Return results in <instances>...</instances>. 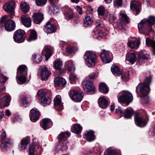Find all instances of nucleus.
<instances>
[{
  "label": "nucleus",
  "mask_w": 155,
  "mask_h": 155,
  "mask_svg": "<svg viewBox=\"0 0 155 155\" xmlns=\"http://www.w3.org/2000/svg\"><path fill=\"white\" fill-rule=\"evenodd\" d=\"M155 24V17L150 16L144 18L138 25L139 31L141 33L149 36V32L152 31V26Z\"/></svg>",
  "instance_id": "nucleus-1"
},
{
  "label": "nucleus",
  "mask_w": 155,
  "mask_h": 155,
  "mask_svg": "<svg viewBox=\"0 0 155 155\" xmlns=\"http://www.w3.org/2000/svg\"><path fill=\"white\" fill-rule=\"evenodd\" d=\"M28 69L24 65L19 66L17 69V81L18 83L22 84L24 83L26 80V76L27 75Z\"/></svg>",
  "instance_id": "nucleus-2"
},
{
  "label": "nucleus",
  "mask_w": 155,
  "mask_h": 155,
  "mask_svg": "<svg viewBox=\"0 0 155 155\" xmlns=\"http://www.w3.org/2000/svg\"><path fill=\"white\" fill-rule=\"evenodd\" d=\"M97 55L90 51H87L84 55V59L87 66L90 67L94 66L96 62Z\"/></svg>",
  "instance_id": "nucleus-3"
},
{
  "label": "nucleus",
  "mask_w": 155,
  "mask_h": 155,
  "mask_svg": "<svg viewBox=\"0 0 155 155\" xmlns=\"http://www.w3.org/2000/svg\"><path fill=\"white\" fill-rule=\"evenodd\" d=\"M70 134L68 131L61 132L58 136L59 143L57 145V149L58 151H62L66 149V145L63 143L62 141L64 138L68 137L70 136Z\"/></svg>",
  "instance_id": "nucleus-4"
},
{
  "label": "nucleus",
  "mask_w": 155,
  "mask_h": 155,
  "mask_svg": "<svg viewBox=\"0 0 155 155\" xmlns=\"http://www.w3.org/2000/svg\"><path fill=\"white\" fill-rule=\"evenodd\" d=\"M69 95L70 98L75 102H80L82 100L84 93L81 90L72 89L70 91Z\"/></svg>",
  "instance_id": "nucleus-5"
},
{
  "label": "nucleus",
  "mask_w": 155,
  "mask_h": 155,
  "mask_svg": "<svg viewBox=\"0 0 155 155\" xmlns=\"http://www.w3.org/2000/svg\"><path fill=\"white\" fill-rule=\"evenodd\" d=\"M118 99L120 103H126L128 105L133 101L132 95L129 92L125 91L120 96L118 97Z\"/></svg>",
  "instance_id": "nucleus-6"
},
{
  "label": "nucleus",
  "mask_w": 155,
  "mask_h": 155,
  "mask_svg": "<svg viewBox=\"0 0 155 155\" xmlns=\"http://www.w3.org/2000/svg\"><path fill=\"white\" fill-rule=\"evenodd\" d=\"M96 27L94 30V34L93 36L94 38H97L99 40L101 39H105V34L103 33L99 28L102 24V22L100 20L96 21Z\"/></svg>",
  "instance_id": "nucleus-7"
},
{
  "label": "nucleus",
  "mask_w": 155,
  "mask_h": 155,
  "mask_svg": "<svg viewBox=\"0 0 155 155\" xmlns=\"http://www.w3.org/2000/svg\"><path fill=\"white\" fill-rule=\"evenodd\" d=\"M82 85L84 91L89 94H93L95 91L94 87L93 85V82L89 79L84 80L82 82Z\"/></svg>",
  "instance_id": "nucleus-8"
},
{
  "label": "nucleus",
  "mask_w": 155,
  "mask_h": 155,
  "mask_svg": "<svg viewBox=\"0 0 155 155\" xmlns=\"http://www.w3.org/2000/svg\"><path fill=\"white\" fill-rule=\"evenodd\" d=\"M134 119L135 124L140 127H143L147 124L146 119L143 118L142 115L140 113L136 112L134 113Z\"/></svg>",
  "instance_id": "nucleus-9"
},
{
  "label": "nucleus",
  "mask_w": 155,
  "mask_h": 155,
  "mask_svg": "<svg viewBox=\"0 0 155 155\" xmlns=\"http://www.w3.org/2000/svg\"><path fill=\"white\" fill-rule=\"evenodd\" d=\"M51 74V72L47 68L43 67L39 68L38 73V76L42 80H47Z\"/></svg>",
  "instance_id": "nucleus-10"
},
{
  "label": "nucleus",
  "mask_w": 155,
  "mask_h": 155,
  "mask_svg": "<svg viewBox=\"0 0 155 155\" xmlns=\"http://www.w3.org/2000/svg\"><path fill=\"white\" fill-rule=\"evenodd\" d=\"M25 31L22 29H19L16 31L13 37L14 41L17 43H22L24 41L23 37L25 34Z\"/></svg>",
  "instance_id": "nucleus-11"
},
{
  "label": "nucleus",
  "mask_w": 155,
  "mask_h": 155,
  "mask_svg": "<svg viewBox=\"0 0 155 155\" xmlns=\"http://www.w3.org/2000/svg\"><path fill=\"white\" fill-rule=\"evenodd\" d=\"M15 6V3L13 1L6 3L4 5V10L7 13H11V18L13 17L14 14V10Z\"/></svg>",
  "instance_id": "nucleus-12"
},
{
  "label": "nucleus",
  "mask_w": 155,
  "mask_h": 155,
  "mask_svg": "<svg viewBox=\"0 0 155 155\" xmlns=\"http://www.w3.org/2000/svg\"><path fill=\"white\" fill-rule=\"evenodd\" d=\"M138 89L140 93L144 95H147L150 91L149 86L145 83L140 84L137 86L136 90L137 93L138 92Z\"/></svg>",
  "instance_id": "nucleus-13"
},
{
  "label": "nucleus",
  "mask_w": 155,
  "mask_h": 155,
  "mask_svg": "<svg viewBox=\"0 0 155 155\" xmlns=\"http://www.w3.org/2000/svg\"><path fill=\"white\" fill-rule=\"evenodd\" d=\"M100 58L103 62L106 64L110 63L111 59L109 52L105 50H102L100 53Z\"/></svg>",
  "instance_id": "nucleus-14"
},
{
  "label": "nucleus",
  "mask_w": 155,
  "mask_h": 155,
  "mask_svg": "<svg viewBox=\"0 0 155 155\" xmlns=\"http://www.w3.org/2000/svg\"><path fill=\"white\" fill-rule=\"evenodd\" d=\"M108 99L104 96L100 97L98 100V104L100 107L103 109H106L109 105Z\"/></svg>",
  "instance_id": "nucleus-15"
},
{
  "label": "nucleus",
  "mask_w": 155,
  "mask_h": 155,
  "mask_svg": "<svg viewBox=\"0 0 155 155\" xmlns=\"http://www.w3.org/2000/svg\"><path fill=\"white\" fill-rule=\"evenodd\" d=\"M54 108L56 110L61 111L63 109V105L61 102V97L60 95H57L54 98Z\"/></svg>",
  "instance_id": "nucleus-16"
},
{
  "label": "nucleus",
  "mask_w": 155,
  "mask_h": 155,
  "mask_svg": "<svg viewBox=\"0 0 155 155\" xmlns=\"http://www.w3.org/2000/svg\"><path fill=\"white\" fill-rule=\"evenodd\" d=\"M30 120L32 122H35L39 118L40 114L38 110L35 107L32 109L30 111Z\"/></svg>",
  "instance_id": "nucleus-17"
},
{
  "label": "nucleus",
  "mask_w": 155,
  "mask_h": 155,
  "mask_svg": "<svg viewBox=\"0 0 155 155\" xmlns=\"http://www.w3.org/2000/svg\"><path fill=\"white\" fill-rule=\"evenodd\" d=\"M5 30L8 31H11L15 29V24L13 21L9 19L5 20L4 23Z\"/></svg>",
  "instance_id": "nucleus-18"
},
{
  "label": "nucleus",
  "mask_w": 155,
  "mask_h": 155,
  "mask_svg": "<svg viewBox=\"0 0 155 155\" xmlns=\"http://www.w3.org/2000/svg\"><path fill=\"white\" fill-rule=\"evenodd\" d=\"M65 18L67 20L71 19L73 16L72 11L68 6L64 7L62 9Z\"/></svg>",
  "instance_id": "nucleus-19"
},
{
  "label": "nucleus",
  "mask_w": 155,
  "mask_h": 155,
  "mask_svg": "<svg viewBox=\"0 0 155 155\" xmlns=\"http://www.w3.org/2000/svg\"><path fill=\"white\" fill-rule=\"evenodd\" d=\"M33 20L35 24H39L43 20V15L41 13H34L32 15Z\"/></svg>",
  "instance_id": "nucleus-20"
},
{
  "label": "nucleus",
  "mask_w": 155,
  "mask_h": 155,
  "mask_svg": "<svg viewBox=\"0 0 155 155\" xmlns=\"http://www.w3.org/2000/svg\"><path fill=\"white\" fill-rule=\"evenodd\" d=\"M52 123L51 119L46 118L42 119L41 122V126L44 130H46L50 127L52 125Z\"/></svg>",
  "instance_id": "nucleus-21"
},
{
  "label": "nucleus",
  "mask_w": 155,
  "mask_h": 155,
  "mask_svg": "<svg viewBox=\"0 0 155 155\" xmlns=\"http://www.w3.org/2000/svg\"><path fill=\"white\" fill-rule=\"evenodd\" d=\"M10 98L9 96H4L2 98H0V108L3 109L8 106V102Z\"/></svg>",
  "instance_id": "nucleus-22"
},
{
  "label": "nucleus",
  "mask_w": 155,
  "mask_h": 155,
  "mask_svg": "<svg viewBox=\"0 0 155 155\" xmlns=\"http://www.w3.org/2000/svg\"><path fill=\"white\" fill-rule=\"evenodd\" d=\"M21 21L22 24L26 27H30L31 26V21L30 18H27L22 15L21 16Z\"/></svg>",
  "instance_id": "nucleus-23"
},
{
  "label": "nucleus",
  "mask_w": 155,
  "mask_h": 155,
  "mask_svg": "<svg viewBox=\"0 0 155 155\" xmlns=\"http://www.w3.org/2000/svg\"><path fill=\"white\" fill-rule=\"evenodd\" d=\"M54 84L55 86H64L66 84V81L65 79L57 77L54 80Z\"/></svg>",
  "instance_id": "nucleus-24"
},
{
  "label": "nucleus",
  "mask_w": 155,
  "mask_h": 155,
  "mask_svg": "<svg viewBox=\"0 0 155 155\" xmlns=\"http://www.w3.org/2000/svg\"><path fill=\"white\" fill-rule=\"evenodd\" d=\"M45 29L47 33H50L54 32L56 31V27L55 25L48 22L45 26Z\"/></svg>",
  "instance_id": "nucleus-25"
},
{
  "label": "nucleus",
  "mask_w": 155,
  "mask_h": 155,
  "mask_svg": "<svg viewBox=\"0 0 155 155\" xmlns=\"http://www.w3.org/2000/svg\"><path fill=\"white\" fill-rule=\"evenodd\" d=\"M1 139L2 140V143L0 145V147L3 149L6 148L9 143V140L5 139L4 142H3V140L6 137V134L5 132L4 131L1 135Z\"/></svg>",
  "instance_id": "nucleus-26"
},
{
  "label": "nucleus",
  "mask_w": 155,
  "mask_h": 155,
  "mask_svg": "<svg viewBox=\"0 0 155 155\" xmlns=\"http://www.w3.org/2000/svg\"><path fill=\"white\" fill-rule=\"evenodd\" d=\"M64 65L65 70L69 71H74V67L72 60H70L65 62Z\"/></svg>",
  "instance_id": "nucleus-27"
},
{
  "label": "nucleus",
  "mask_w": 155,
  "mask_h": 155,
  "mask_svg": "<svg viewBox=\"0 0 155 155\" xmlns=\"http://www.w3.org/2000/svg\"><path fill=\"white\" fill-rule=\"evenodd\" d=\"M30 140L29 138H25L21 140V143L19 146L20 150H23L25 149L27 145L30 143Z\"/></svg>",
  "instance_id": "nucleus-28"
},
{
  "label": "nucleus",
  "mask_w": 155,
  "mask_h": 155,
  "mask_svg": "<svg viewBox=\"0 0 155 155\" xmlns=\"http://www.w3.org/2000/svg\"><path fill=\"white\" fill-rule=\"evenodd\" d=\"M148 57V54L145 51H141L139 54L138 58L139 62L141 64L143 62V61L147 59Z\"/></svg>",
  "instance_id": "nucleus-29"
},
{
  "label": "nucleus",
  "mask_w": 155,
  "mask_h": 155,
  "mask_svg": "<svg viewBox=\"0 0 155 155\" xmlns=\"http://www.w3.org/2000/svg\"><path fill=\"white\" fill-rule=\"evenodd\" d=\"M84 137L89 142H91L95 139V136L93 131L91 130L85 134Z\"/></svg>",
  "instance_id": "nucleus-30"
},
{
  "label": "nucleus",
  "mask_w": 155,
  "mask_h": 155,
  "mask_svg": "<svg viewBox=\"0 0 155 155\" xmlns=\"http://www.w3.org/2000/svg\"><path fill=\"white\" fill-rule=\"evenodd\" d=\"M130 8L132 10H135L137 15L139 14L140 12V5L138 3L135 1H133L130 3Z\"/></svg>",
  "instance_id": "nucleus-31"
},
{
  "label": "nucleus",
  "mask_w": 155,
  "mask_h": 155,
  "mask_svg": "<svg viewBox=\"0 0 155 155\" xmlns=\"http://www.w3.org/2000/svg\"><path fill=\"white\" fill-rule=\"evenodd\" d=\"M140 41L139 40L131 41L128 42V47L132 48L137 49L140 45Z\"/></svg>",
  "instance_id": "nucleus-32"
},
{
  "label": "nucleus",
  "mask_w": 155,
  "mask_h": 155,
  "mask_svg": "<svg viewBox=\"0 0 155 155\" xmlns=\"http://www.w3.org/2000/svg\"><path fill=\"white\" fill-rule=\"evenodd\" d=\"M93 21L92 17L88 14H86L85 16L84 24L85 27H87L90 26Z\"/></svg>",
  "instance_id": "nucleus-33"
},
{
  "label": "nucleus",
  "mask_w": 155,
  "mask_h": 155,
  "mask_svg": "<svg viewBox=\"0 0 155 155\" xmlns=\"http://www.w3.org/2000/svg\"><path fill=\"white\" fill-rule=\"evenodd\" d=\"M99 90L100 92L104 94H106L108 92V88L104 83H101L99 85Z\"/></svg>",
  "instance_id": "nucleus-34"
},
{
  "label": "nucleus",
  "mask_w": 155,
  "mask_h": 155,
  "mask_svg": "<svg viewBox=\"0 0 155 155\" xmlns=\"http://www.w3.org/2000/svg\"><path fill=\"white\" fill-rule=\"evenodd\" d=\"M117 154L116 150L113 147H111L105 151L104 155H117Z\"/></svg>",
  "instance_id": "nucleus-35"
},
{
  "label": "nucleus",
  "mask_w": 155,
  "mask_h": 155,
  "mask_svg": "<svg viewBox=\"0 0 155 155\" xmlns=\"http://www.w3.org/2000/svg\"><path fill=\"white\" fill-rule=\"evenodd\" d=\"M133 110L131 108H129L125 110L123 113L124 117L127 118H129L132 116Z\"/></svg>",
  "instance_id": "nucleus-36"
},
{
  "label": "nucleus",
  "mask_w": 155,
  "mask_h": 155,
  "mask_svg": "<svg viewBox=\"0 0 155 155\" xmlns=\"http://www.w3.org/2000/svg\"><path fill=\"white\" fill-rule=\"evenodd\" d=\"M136 59L135 54L131 53L127 57L126 60L128 61L131 64H133L136 61Z\"/></svg>",
  "instance_id": "nucleus-37"
},
{
  "label": "nucleus",
  "mask_w": 155,
  "mask_h": 155,
  "mask_svg": "<svg viewBox=\"0 0 155 155\" xmlns=\"http://www.w3.org/2000/svg\"><path fill=\"white\" fill-rule=\"evenodd\" d=\"M147 45H151L153 48V53L155 55V41L150 39L149 38H147L146 40Z\"/></svg>",
  "instance_id": "nucleus-38"
},
{
  "label": "nucleus",
  "mask_w": 155,
  "mask_h": 155,
  "mask_svg": "<svg viewBox=\"0 0 155 155\" xmlns=\"http://www.w3.org/2000/svg\"><path fill=\"white\" fill-rule=\"evenodd\" d=\"M82 127L79 124H75L72 129V132L76 134L80 133L82 130Z\"/></svg>",
  "instance_id": "nucleus-39"
},
{
  "label": "nucleus",
  "mask_w": 155,
  "mask_h": 155,
  "mask_svg": "<svg viewBox=\"0 0 155 155\" xmlns=\"http://www.w3.org/2000/svg\"><path fill=\"white\" fill-rule=\"evenodd\" d=\"M20 7L22 11L25 13L28 12L29 10L28 4L25 2H21L20 3Z\"/></svg>",
  "instance_id": "nucleus-40"
},
{
  "label": "nucleus",
  "mask_w": 155,
  "mask_h": 155,
  "mask_svg": "<svg viewBox=\"0 0 155 155\" xmlns=\"http://www.w3.org/2000/svg\"><path fill=\"white\" fill-rule=\"evenodd\" d=\"M37 34L36 32L34 30L31 31L30 35L29 37L27 39L28 42L35 40L37 38Z\"/></svg>",
  "instance_id": "nucleus-41"
},
{
  "label": "nucleus",
  "mask_w": 155,
  "mask_h": 155,
  "mask_svg": "<svg viewBox=\"0 0 155 155\" xmlns=\"http://www.w3.org/2000/svg\"><path fill=\"white\" fill-rule=\"evenodd\" d=\"M97 12L99 15L103 16L104 18L105 17V15L107 14L106 9L103 6H101L98 7Z\"/></svg>",
  "instance_id": "nucleus-42"
},
{
  "label": "nucleus",
  "mask_w": 155,
  "mask_h": 155,
  "mask_svg": "<svg viewBox=\"0 0 155 155\" xmlns=\"http://www.w3.org/2000/svg\"><path fill=\"white\" fill-rule=\"evenodd\" d=\"M104 18L107 20L110 23L114 22L115 20L116 19L115 17L109 13L108 12H107V14L105 15Z\"/></svg>",
  "instance_id": "nucleus-43"
},
{
  "label": "nucleus",
  "mask_w": 155,
  "mask_h": 155,
  "mask_svg": "<svg viewBox=\"0 0 155 155\" xmlns=\"http://www.w3.org/2000/svg\"><path fill=\"white\" fill-rule=\"evenodd\" d=\"M41 103L44 106L49 105L51 102L50 98L46 96L44 98H42L41 100Z\"/></svg>",
  "instance_id": "nucleus-44"
},
{
  "label": "nucleus",
  "mask_w": 155,
  "mask_h": 155,
  "mask_svg": "<svg viewBox=\"0 0 155 155\" xmlns=\"http://www.w3.org/2000/svg\"><path fill=\"white\" fill-rule=\"evenodd\" d=\"M62 65V62L60 59H56L54 61V68L57 70L60 69Z\"/></svg>",
  "instance_id": "nucleus-45"
},
{
  "label": "nucleus",
  "mask_w": 155,
  "mask_h": 155,
  "mask_svg": "<svg viewBox=\"0 0 155 155\" xmlns=\"http://www.w3.org/2000/svg\"><path fill=\"white\" fill-rule=\"evenodd\" d=\"M31 101V97L28 95L24 96L22 97L21 100L22 104L24 106L30 103Z\"/></svg>",
  "instance_id": "nucleus-46"
},
{
  "label": "nucleus",
  "mask_w": 155,
  "mask_h": 155,
  "mask_svg": "<svg viewBox=\"0 0 155 155\" xmlns=\"http://www.w3.org/2000/svg\"><path fill=\"white\" fill-rule=\"evenodd\" d=\"M34 61L36 62V63L40 62L42 59V57L39 54H34L32 55Z\"/></svg>",
  "instance_id": "nucleus-47"
},
{
  "label": "nucleus",
  "mask_w": 155,
  "mask_h": 155,
  "mask_svg": "<svg viewBox=\"0 0 155 155\" xmlns=\"http://www.w3.org/2000/svg\"><path fill=\"white\" fill-rule=\"evenodd\" d=\"M111 71L114 74H120L119 68L117 66H113L111 67Z\"/></svg>",
  "instance_id": "nucleus-48"
},
{
  "label": "nucleus",
  "mask_w": 155,
  "mask_h": 155,
  "mask_svg": "<svg viewBox=\"0 0 155 155\" xmlns=\"http://www.w3.org/2000/svg\"><path fill=\"white\" fill-rule=\"evenodd\" d=\"M45 50L46 52L45 55L46 58L45 60L46 61H47L48 59L50 58V56H51V54L50 48H46L45 49Z\"/></svg>",
  "instance_id": "nucleus-49"
},
{
  "label": "nucleus",
  "mask_w": 155,
  "mask_h": 155,
  "mask_svg": "<svg viewBox=\"0 0 155 155\" xmlns=\"http://www.w3.org/2000/svg\"><path fill=\"white\" fill-rule=\"evenodd\" d=\"M56 4H51L52 7L51 8V10L53 14H55L58 13L59 11L58 8Z\"/></svg>",
  "instance_id": "nucleus-50"
},
{
  "label": "nucleus",
  "mask_w": 155,
  "mask_h": 155,
  "mask_svg": "<svg viewBox=\"0 0 155 155\" xmlns=\"http://www.w3.org/2000/svg\"><path fill=\"white\" fill-rule=\"evenodd\" d=\"M120 15L121 17L123 20L124 21L127 23L129 22L130 19L126 14L122 13H120Z\"/></svg>",
  "instance_id": "nucleus-51"
},
{
  "label": "nucleus",
  "mask_w": 155,
  "mask_h": 155,
  "mask_svg": "<svg viewBox=\"0 0 155 155\" xmlns=\"http://www.w3.org/2000/svg\"><path fill=\"white\" fill-rule=\"evenodd\" d=\"M122 0H116L114 2V5L116 8L121 6L122 5Z\"/></svg>",
  "instance_id": "nucleus-52"
},
{
  "label": "nucleus",
  "mask_w": 155,
  "mask_h": 155,
  "mask_svg": "<svg viewBox=\"0 0 155 155\" xmlns=\"http://www.w3.org/2000/svg\"><path fill=\"white\" fill-rule=\"evenodd\" d=\"M99 73L97 72H94L91 73L89 76L90 78L92 79L96 78L98 76Z\"/></svg>",
  "instance_id": "nucleus-53"
},
{
  "label": "nucleus",
  "mask_w": 155,
  "mask_h": 155,
  "mask_svg": "<svg viewBox=\"0 0 155 155\" xmlns=\"http://www.w3.org/2000/svg\"><path fill=\"white\" fill-rule=\"evenodd\" d=\"M36 3L38 6L44 5L47 2V0H36Z\"/></svg>",
  "instance_id": "nucleus-54"
},
{
  "label": "nucleus",
  "mask_w": 155,
  "mask_h": 155,
  "mask_svg": "<svg viewBox=\"0 0 155 155\" xmlns=\"http://www.w3.org/2000/svg\"><path fill=\"white\" fill-rule=\"evenodd\" d=\"M38 95L41 100L42 98H44L46 96L45 93L43 90H39L38 91Z\"/></svg>",
  "instance_id": "nucleus-55"
},
{
  "label": "nucleus",
  "mask_w": 155,
  "mask_h": 155,
  "mask_svg": "<svg viewBox=\"0 0 155 155\" xmlns=\"http://www.w3.org/2000/svg\"><path fill=\"white\" fill-rule=\"evenodd\" d=\"M35 146L34 144L29 145V155H34V148Z\"/></svg>",
  "instance_id": "nucleus-56"
},
{
  "label": "nucleus",
  "mask_w": 155,
  "mask_h": 155,
  "mask_svg": "<svg viewBox=\"0 0 155 155\" xmlns=\"http://www.w3.org/2000/svg\"><path fill=\"white\" fill-rule=\"evenodd\" d=\"M8 79V78L2 74H0V83L5 82Z\"/></svg>",
  "instance_id": "nucleus-57"
},
{
  "label": "nucleus",
  "mask_w": 155,
  "mask_h": 155,
  "mask_svg": "<svg viewBox=\"0 0 155 155\" xmlns=\"http://www.w3.org/2000/svg\"><path fill=\"white\" fill-rule=\"evenodd\" d=\"M115 113L117 114L120 115V117H121L123 115L124 112L123 111L121 108L119 107H118L116 109Z\"/></svg>",
  "instance_id": "nucleus-58"
},
{
  "label": "nucleus",
  "mask_w": 155,
  "mask_h": 155,
  "mask_svg": "<svg viewBox=\"0 0 155 155\" xmlns=\"http://www.w3.org/2000/svg\"><path fill=\"white\" fill-rule=\"evenodd\" d=\"M5 16H4L1 18L0 21V30H2V29L3 27V23H5Z\"/></svg>",
  "instance_id": "nucleus-59"
},
{
  "label": "nucleus",
  "mask_w": 155,
  "mask_h": 155,
  "mask_svg": "<svg viewBox=\"0 0 155 155\" xmlns=\"http://www.w3.org/2000/svg\"><path fill=\"white\" fill-rule=\"evenodd\" d=\"M66 52L67 54H68L74 53L73 48L70 47L66 48Z\"/></svg>",
  "instance_id": "nucleus-60"
},
{
  "label": "nucleus",
  "mask_w": 155,
  "mask_h": 155,
  "mask_svg": "<svg viewBox=\"0 0 155 155\" xmlns=\"http://www.w3.org/2000/svg\"><path fill=\"white\" fill-rule=\"evenodd\" d=\"M69 78L71 81H75L78 79V78L75 74H72L70 75Z\"/></svg>",
  "instance_id": "nucleus-61"
},
{
  "label": "nucleus",
  "mask_w": 155,
  "mask_h": 155,
  "mask_svg": "<svg viewBox=\"0 0 155 155\" xmlns=\"http://www.w3.org/2000/svg\"><path fill=\"white\" fill-rule=\"evenodd\" d=\"M151 81V77L150 76L147 77L146 78L144 83L146 85H148L149 86V84H150Z\"/></svg>",
  "instance_id": "nucleus-62"
},
{
  "label": "nucleus",
  "mask_w": 155,
  "mask_h": 155,
  "mask_svg": "<svg viewBox=\"0 0 155 155\" xmlns=\"http://www.w3.org/2000/svg\"><path fill=\"white\" fill-rule=\"evenodd\" d=\"M5 91V87L4 85L0 83V93L3 94Z\"/></svg>",
  "instance_id": "nucleus-63"
},
{
  "label": "nucleus",
  "mask_w": 155,
  "mask_h": 155,
  "mask_svg": "<svg viewBox=\"0 0 155 155\" xmlns=\"http://www.w3.org/2000/svg\"><path fill=\"white\" fill-rule=\"evenodd\" d=\"M127 73L126 74L124 73H122L121 74V78L123 80H127L128 78V76Z\"/></svg>",
  "instance_id": "nucleus-64"
}]
</instances>
